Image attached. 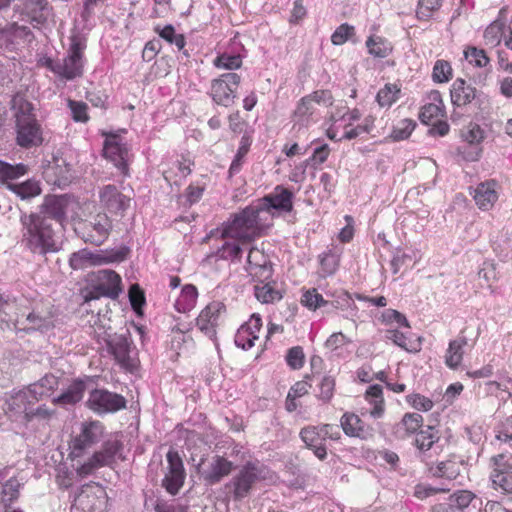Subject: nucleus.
Listing matches in <instances>:
<instances>
[{
    "mask_svg": "<svg viewBox=\"0 0 512 512\" xmlns=\"http://www.w3.org/2000/svg\"><path fill=\"white\" fill-rule=\"evenodd\" d=\"M22 244L33 253L46 255L58 250L55 231L47 216L21 211Z\"/></svg>",
    "mask_w": 512,
    "mask_h": 512,
    "instance_id": "1",
    "label": "nucleus"
},
{
    "mask_svg": "<svg viewBox=\"0 0 512 512\" xmlns=\"http://www.w3.org/2000/svg\"><path fill=\"white\" fill-rule=\"evenodd\" d=\"M12 103V108L15 110L16 144L24 149L42 145L43 131L33 112V104L20 96H15Z\"/></svg>",
    "mask_w": 512,
    "mask_h": 512,
    "instance_id": "2",
    "label": "nucleus"
},
{
    "mask_svg": "<svg viewBox=\"0 0 512 512\" xmlns=\"http://www.w3.org/2000/svg\"><path fill=\"white\" fill-rule=\"evenodd\" d=\"M261 211L257 205L247 206L226 222V238L233 237L244 242L252 241L258 235L259 215Z\"/></svg>",
    "mask_w": 512,
    "mask_h": 512,
    "instance_id": "3",
    "label": "nucleus"
},
{
    "mask_svg": "<svg viewBox=\"0 0 512 512\" xmlns=\"http://www.w3.org/2000/svg\"><path fill=\"white\" fill-rule=\"evenodd\" d=\"M299 437L306 447L321 461L327 458V439L338 441L341 438L340 429L334 424L309 425L300 430Z\"/></svg>",
    "mask_w": 512,
    "mask_h": 512,
    "instance_id": "4",
    "label": "nucleus"
},
{
    "mask_svg": "<svg viewBox=\"0 0 512 512\" xmlns=\"http://www.w3.org/2000/svg\"><path fill=\"white\" fill-rule=\"evenodd\" d=\"M86 49V40L79 35L70 37V46L67 55L59 60V77L65 80H74L81 77L84 72V50Z\"/></svg>",
    "mask_w": 512,
    "mask_h": 512,
    "instance_id": "5",
    "label": "nucleus"
},
{
    "mask_svg": "<svg viewBox=\"0 0 512 512\" xmlns=\"http://www.w3.org/2000/svg\"><path fill=\"white\" fill-rule=\"evenodd\" d=\"M105 427L98 420L84 421L81 423L80 432L69 443L71 458L84 455L85 451L96 445L103 438Z\"/></svg>",
    "mask_w": 512,
    "mask_h": 512,
    "instance_id": "6",
    "label": "nucleus"
},
{
    "mask_svg": "<svg viewBox=\"0 0 512 512\" xmlns=\"http://www.w3.org/2000/svg\"><path fill=\"white\" fill-rule=\"evenodd\" d=\"M122 449L123 443L120 440L105 441L100 451L94 452L85 463L77 467V474L80 477H86L98 468L111 466L115 462L116 455Z\"/></svg>",
    "mask_w": 512,
    "mask_h": 512,
    "instance_id": "7",
    "label": "nucleus"
},
{
    "mask_svg": "<svg viewBox=\"0 0 512 512\" xmlns=\"http://www.w3.org/2000/svg\"><path fill=\"white\" fill-rule=\"evenodd\" d=\"M489 481L494 490H500L501 493L512 495V464L508 457L503 454H497L489 460Z\"/></svg>",
    "mask_w": 512,
    "mask_h": 512,
    "instance_id": "8",
    "label": "nucleus"
},
{
    "mask_svg": "<svg viewBox=\"0 0 512 512\" xmlns=\"http://www.w3.org/2000/svg\"><path fill=\"white\" fill-rule=\"evenodd\" d=\"M124 396L106 389H93L86 402L87 407L99 415L115 413L126 408Z\"/></svg>",
    "mask_w": 512,
    "mask_h": 512,
    "instance_id": "9",
    "label": "nucleus"
},
{
    "mask_svg": "<svg viewBox=\"0 0 512 512\" xmlns=\"http://www.w3.org/2000/svg\"><path fill=\"white\" fill-rule=\"evenodd\" d=\"M440 432L435 425H427L415 436L413 445L416 448V457L426 465L441 452Z\"/></svg>",
    "mask_w": 512,
    "mask_h": 512,
    "instance_id": "10",
    "label": "nucleus"
},
{
    "mask_svg": "<svg viewBox=\"0 0 512 512\" xmlns=\"http://www.w3.org/2000/svg\"><path fill=\"white\" fill-rule=\"evenodd\" d=\"M104 341L109 354L121 367L125 369L133 367L130 353L134 346L128 329L124 333H106Z\"/></svg>",
    "mask_w": 512,
    "mask_h": 512,
    "instance_id": "11",
    "label": "nucleus"
},
{
    "mask_svg": "<svg viewBox=\"0 0 512 512\" xmlns=\"http://www.w3.org/2000/svg\"><path fill=\"white\" fill-rule=\"evenodd\" d=\"M167 472L161 481V486L172 496L179 493L186 479V472L178 451L170 449L166 454Z\"/></svg>",
    "mask_w": 512,
    "mask_h": 512,
    "instance_id": "12",
    "label": "nucleus"
},
{
    "mask_svg": "<svg viewBox=\"0 0 512 512\" xmlns=\"http://www.w3.org/2000/svg\"><path fill=\"white\" fill-rule=\"evenodd\" d=\"M451 102L455 107L462 108L469 104H475L478 108L487 101V95L477 90L472 84L462 78H457L450 88Z\"/></svg>",
    "mask_w": 512,
    "mask_h": 512,
    "instance_id": "13",
    "label": "nucleus"
},
{
    "mask_svg": "<svg viewBox=\"0 0 512 512\" xmlns=\"http://www.w3.org/2000/svg\"><path fill=\"white\" fill-rule=\"evenodd\" d=\"M112 228V220L107 214L98 213L84 223L82 238L86 243L100 246L108 239Z\"/></svg>",
    "mask_w": 512,
    "mask_h": 512,
    "instance_id": "14",
    "label": "nucleus"
},
{
    "mask_svg": "<svg viewBox=\"0 0 512 512\" xmlns=\"http://www.w3.org/2000/svg\"><path fill=\"white\" fill-rule=\"evenodd\" d=\"M106 136L103 145V156L114 163L123 175H128V147L122 142L121 137L113 132H103Z\"/></svg>",
    "mask_w": 512,
    "mask_h": 512,
    "instance_id": "15",
    "label": "nucleus"
},
{
    "mask_svg": "<svg viewBox=\"0 0 512 512\" xmlns=\"http://www.w3.org/2000/svg\"><path fill=\"white\" fill-rule=\"evenodd\" d=\"M52 12L53 7L47 0H24L20 8L22 19L34 28L45 25Z\"/></svg>",
    "mask_w": 512,
    "mask_h": 512,
    "instance_id": "16",
    "label": "nucleus"
},
{
    "mask_svg": "<svg viewBox=\"0 0 512 512\" xmlns=\"http://www.w3.org/2000/svg\"><path fill=\"white\" fill-rule=\"evenodd\" d=\"M294 194L282 185H277L273 193L265 195L257 205L261 212L276 210L289 213L293 210Z\"/></svg>",
    "mask_w": 512,
    "mask_h": 512,
    "instance_id": "17",
    "label": "nucleus"
},
{
    "mask_svg": "<svg viewBox=\"0 0 512 512\" xmlns=\"http://www.w3.org/2000/svg\"><path fill=\"white\" fill-rule=\"evenodd\" d=\"M68 200V195L48 194L44 197V201L39 206L38 212L35 213L47 216L51 219L52 224L53 221H55L59 225H62L67 218L66 209Z\"/></svg>",
    "mask_w": 512,
    "mask_h": 512,
    "instance_id": "18",
    "label": "nucleus"
},
{
    "mask_svg": "<svg viewBox=\"0 0 512 512\" xmlns=\"http://www.w3.org/2000/svg\"><path fill=\"white\" fill-rule=\"evenodd\" d=\"M29 36H32V32L27 26L17 23L0 26V50L12 52Z\"/></svg>",
    "mask_w": 512,
    "mask_h": 512,
    "instance_id": "19",
    "label": "nucleus"
},
{
    "mask_svg": "<svg viewBox=\"0 0 512 512\" xmlns=\"http://www.w3.org/2000/svg\"><path fill=\"white\" fill-rule=\"evenodd\" d=\"M221 307V302H212L201 311L196 319L198 328L215 342L218 352H220V349L216 341V327L221 316Z\"/></svg>",
    "mask_w": 512,
    "mask_h": 512,
    "instance_id": "20",
    "label": "nucleus"
},
{
    "mask_svg": "<svg viewBox=\"0 0 512 512\" xmlns=\"http://www.w3.org/2000/svg\"><path fill=\"white\" fill-rule=\"evenodd\" d=\"M100 201L112 214H122L130 206V198L121 193L115 185H105L100 191Z\"/></svg>",
    "mask_w": 512,
    "mask_h": 512,
    "instance_id": "21",
    "label": "nucleus"
},
{
    "mask_svg": "<svg viewBox=\"0 0 512 512\" xmlns=\"http://www.w3.org/2000/svg\"><path fill=\"white\" fill-rule=\"evenodd\" d=\"M98 280L94 291L100 296L116 300L123 291L121 277L113 270L99 271Z\"/></svg>",
    "mask_w": 512,
    "mask_h": 512,
    "instance_id": "22",
    "label": "nucleus"
},
{
    "mask_svg": "<svg viewBox=\"0 0 512 512\" xmlns=\"http://www.w3.org/2000/svg\"><path fill=\"white\" fill-rule=\"evenodd\" d=\"M20 330L26 333L41 332L45 333L54 328L53 315L50 312L42 313L31 311L24 318L17 320Z\"/></svg>",
    "mask_w": 512,
    "mask_h": 512,
    "instance_id": "23",
    "label": "nucleus"
},
{
    "mask_svg": "<svg viewBox=\"0 0 512 512\" xmlns=\"http://www.w3.org/2000/svg\"><path fill=\"white\" fill-rule=\"evenodd\" d=\"M340 423L343 432L349 437L368 440L374 435V429L354 413H344Z\"/></svg>",
    "mask_w": 512,
    "mask_h": 512,
    "instance_id": "24",
    "label": "nucleus"
},
{
    "mask_svg": "<svg viewBox=\"0 0 512 512\" xmlns=\"http://www.w3.org/2000/svg\"><path fill=\"white\" fill-rule=\"evenodd\" d=\"M258 479L257 468L248 462L235 477L233 493L236 499H242L247 496L252 484Z\"/></svg>",
    "mask_w": 512,
    "mask_h": 512,
    "instance_id": "25",
    "label": "nucleus"
},
{
    "mask_svg": "<svg viewBox=\"0 0 512 512\" xmlns=\"http://www.w3.org/2000/svg\"><path fill=\"white\" fill-rule=\"evenodd\" d=\"M423 416L419 413H405L399 423L394 426V434L404 440L423 429Z\"/></svg>",
    "mask_w": 512,
    "mask_h": 512,
    "instance_id": "26",
    "label": "nucleus"
},
{
    "mask_svg": "<svg viewBox=\"0 0 512 512\" xmlns=\"http://www.w3.org/2000/svg\"><path fill=\"white\" fill-rule=\"evenodd\" d=\"M466 347L472 348L473 344H469L464 332L461 331L456 339L449 342L446 350L445 363L449 368L457 369L460 366Z\"/></svg>",
    "mask_w": 512,
    "mask_h": 512,
    "instance_id": "27",
    "label": "nucleus"
},
{
    "mask_svg": "<svg viewBox=\"0 0 512 512\" xmlns=\"http://www.w3.org/2000/svg\"><path fill=\"white\" fill-rule=\"evenodd\" d=\"M205 463L203 459L198 464V471L205 481L206 485H214L219 483L224 477V457L214 456L212 462L204 467Z\"/></svg>",
    "mask_w": 512,
    "mask_h": 512,
    "instance_id": "28",
    "label": "nucleus"
},
{
    "mask_svg": "<svg viewBox=\"0 0 512 512\" xmlns=\"http://www.w3.org/2000/svg\"><path fill=\"white\" fill-rule=\"evenodd\" d=\"M59 385V379L53 374H45L40 380L30 384L27 388L36 402L52 395Z\"/></svg>",
    "mask_w": 512,
    "mask_h": 512,
    "instance_id": "29",
    "label": "nucleus"
},
{
    "mask_svg": "<svg viewBox=\"0 0 512 512\" xmlns=\"http://www.w3.org/2000/svg\"><path fill=\"white\" fill-rule=\"evenodd\" d=\"M23 484V481L17 477H10L5 483L1 484L0 512H8L10 510L11 504L18 499L19 490Z\"/></svg>",
    "mask_w": 512,
    "mask_h": 512,
    "instance_id": "30",
    "label": "nucleus"
},
{
    "mask_svg": "<svg viewBox=\"0 0 512 512\" xmlns=\"http://www.w3.org/2000/svg\"><path fill=\"white\" fill-rule=\"evenodd\" d=\"M495 185L494 181H487L477 186L474 199L480 209L488 210L497 201L498 195Z\"/></svg>",
    "mask_w": 512,
    "mask_h": 512,
    "instance_id": "31",
    "label": "nucleus"
},
{
    "mask_svg": "<svg viewBox=\"0 0 512 512\" xmlns=\"http://www.w3.org/2000/svg\"><path fill=\"white\" fill-rule=\"evenodd\" d=\"M430 103L425 104L419 113V119L423 124H429V122L443 115L444 104L439 91H432L430 94Z\"/></svg>",
    "mask_w": 512,
    "mask_h": 512,
    "instance_id": "32",
    "label": "nucleus"
},
{
    "mask_svg": "<svg viewBox=\"0 0 512 512\" xmlns=\"http://www.w3.org/2000/svg\"><path fill=\"white\" fill-rule=\"evenodd\" d=\"M85 389V382L81 379H76L71 383L66 391L54 398L53 402L59 405H74L82 400Z\"/></svg>",
    "mask_w": 512,
    "mask_h": 512,
    "instance_id": "33",
    "label": "nucleus"
},
{
    "mask_svg": "<svg viewBox=\"0 0 512 512\" xmlns=\"http://www.w3.org/2000/svg\"><path fill=\"white\" fill-rule=\"evenodd\" d=\"M154 32L159 35L161 39L171 45H175L179 51L183 50L185 56H189L188 52L184 50L186 45V38L183 34L176 32L175 27L172 24H166L161 26L157 24L153 28Z\"/></svg>",
    "mask_w": 512,
    "mask_h": 512,
    "instance_id": "34",
    "label": "nucleus"
},
{
    "mask_svg": "<svg viewBox=\"0 0 512 512\" xmlns=\"http://www.w3.org/2000/svg\"><path fill=\"white\" fill-rule=\"evenodd\" d=\"M365 399L372 406L370 410L371 417L374 419L381 418L385 411L382 386L379 384L369 386L365 393Z\"/></svg>",
    "mask_w": 512,
    "mask_h": 512,
    "instance_id": "35",
    "label": "nucleus"
},
{
    "mask_svg": "<svg viewBox=\"0 0 512 512\" xmlns=\"http://www.w3.org/2000/svg\"><path fill=\"white\" fill-rule=\"evenodd\" d=\"M198 290L192 284H186L182 287L179 297L175 301V309L180 313L191 311L197 302Z\"/></svg>",
    "mask_w": 512,
    "mask_h": 512,
    "instance_id": "36",
    "label": "nucleus"
},
{
    "mask_svg": "<svg viewBox=\"0 0 512 512\" xmlns=\"http://www.w3.org/2000/svg\"><path fill=\"white\" fill-rule=\"evenodd\" d=\"M385 339L392 341L395 345L410 353H416L421 350L420 339L410 340L403 332L397 329H387L385 331Z\"/></svg>",
    "mask_w": 512,
    "mask_h": 512,
    "instance_id": "37",
    "label": "nucleus"
},
{
    "mask_svg": "<svg viewBox=\"0 0 512 512\" xmlns=\"http://www.w3.org/2000/svg\"><path fill=\"white\" fill-rule=\"evenodd\" d=\"M130 253L131 249L127 245H121L118 248L101 250L99 254H96V263L98 265L121 263L129 257Z\"/></svg>",
    "mask_w": 512,
    "mask_h": 512,
    "instance_id": "38",
    "label": "nucleus"
},
{
    "mask_svg": "<svg viewBox=\"0 0 512 512\" xmlns=\"http://www.w3.org/2000/svg\"><path fill=\"white\" fill-rule=\"evenodd\" d=\"M36 403V400L32 399V394L28 388L23 389L15 393L8 402L9 409L16 413H22L25 418L26 412H29L31 407Z\"/></svg>",
    "mask_w": 512,
    "mask_h": 512,
    "instance_id": "39",
    "label": "nucleus"
},
{
    "mask_svg": "<svg viewBox=\"0 0 512 512\" xmlns=\"http://www.w3.org/2000/svg\"><path fill=\"white\" fill-rule=\"evenodd\" d=\"M7 188L19 196L22 200H28L41 194L40 183L29 179L22 183H8Z\"/></svg>",
    "mask_w": 512,
    "mask_h": 512,
    "instance_id": "40",
    "label": "nucleus"
},
{
    "mask_svg": "<svg viewBox=\"0 0 512 512\" xmlns=\"http://www.w3.org/2000/svg\"><path fill=\"white\" fill-rule=\"evenodd\" d=\"M368 53L375 58H386L392 52V45L381 36L371 35L366 40Z\"/></svg>",
    "mask_w": 512,
    "mask_h": 512,
    "instance_id": "41",
    "label": "nucleus"
},
{
    "mask_svg": "<svg viewBox=\"0 0 512 512\" xmlns=\"http://www.w3.org/2000/svg\"><path fill=\"white\" fill-rule=\"evenodd\" d=\"M427 466V472L432 477L446 478L449 480L455 479L458 472L455 469V463L451 461H442L437 465H433L432 459Z\"/></svg>",
    "mask_w": 512,
    "mask_h": 512,
    "instance_id": "42",
    "label": "nucleus"
},
{
    "mask_svg": "<svg viewBox=\"0 0 512 512\" xmlns=\"http://www.w3.org/2000/svg\"><path fill=\"white\" fill-rule=\"evenodd\" d=\"M212 239L221 241L222 244L217 246L216 251L207 254L205 258V262L212 264L213 260L217 262L218 260L224 259V227L219 226L215 229H212L203 239L204 242H209Z\"/></svg>",
    "mask_w": 512,
    "mask_h": 512,
    "instance_id": "43",
    "label": "nucleus"
},
{
    "mask_svg": "<svg viewBox=\"0 0 512 512\" xmlns=\"http://www.w3.org/2000/svg\"><path fill=\"white\" fill-rule=\"evenodd\" d=\"M315 108L311 99L306 95L302 97L297 103L296 109L294 110V120L300 125H308L311 116L314 114Z\"/></svg>",
    "mask_w": 512,
    "mask_h": 512,
    "instance_id": "44",
    "label": "nucleus"
},
{
    "mask_svg": "<svg viewBox=\"0 0 512 512\" xmlns=\"http://www.w3.org/2000/svg\"><path fill=\"white\" fill-rule=\"evenodd\" d=\"M447 499L461 512H465L473 501L479 500L482 505V500L475 493L466 489L454 491Z\"/></svg>",
    "mask_w": 512,
    "mask_h": 512,
    "instance_id": "45",
    "label": "nucleus"
},
{
    "mask_svg": "<svg viewBox=\"0 0 512 512\" xmlns=\"http://www.w3.org/2000/svg\"><path fill=\"white\" fill-rule=\"evenodd\" d=\"M129 302L132 310L138 317L144 315L143 308L146 305V297L144 290L138 283L132 284L128 290Z\"/></svg>",
    "mask_w": 512,
    "mask_h": 512,
    "instance_id": "46",
    "label": "nucleus"
},
{
    "mask_svg": "<svg viewBox=\"0 0 512 512\" xmlns=\"http://www.w3.org/2000/svg\"><path fill=\"white\" fill-rule=\"evenodd\" d=\"M255 297L264 304L280 301L283 297L280 290L276 289L271 283L262 286L256 285L254 288Z\"/></svg>",
    "mask_w": 512,
    "mask_h": 512,
    "instance_id": "47",
    "label": "nucleus"
},
{
    "mask_svg": "<svg viewBox=\"0 0 512 512\" xmlns=\"http://www.w3.org/2000/svg\"><path fill=\"white\" fill-rule=\"evenodd\" d=\"M49 170H52L55 175L54 184L61 186L70 181L71 165L63 159L54 158L53 164L49 166Z\"/></svg>",
    "mask_w": 512,
    "mask_h": 512,
    "instance_id": "48",
    "label": "nucleus"
},
{
    "mask_svg": "<svg viewBox=\"0 0 512 512\" xmlns=\"http://www.w3.org/2000/svg\"><path fill=\"white\" fill-rule=\"evenodd\" d=\"M28 171L27 165L18 163L12 165L8 162L0 160V181L6 182L8 180L17 179L25 175Z\"/></svg>",
    "mask_w": 512,
    "mask_h": 512,
    "instance_id": "49",
    "label": "nucleus"
},
{
    "mask_svg": "<svg viewBox=\"0 0 512 512\" xmlns=\"http://www.w3.org/2000/svg\"><path fill=\"white\" fill-rule=\"evenodd\" d=\"M319 261L324 275L331 276L339 267L340 254L330 249L319 256Z\"/></svg>",
    "mask_w": 512,
    "mask_h": 512,
    "instance_id": "50",
    "label": "nucleus"
},
{
    "mask_svg": "<svg viewBox=\"0 0 512 512\" xmlns=\"http://www.w3.org/2000/svg\"><path fill=\"white\" fill-rule=\"evenodd\" d=\"M416 125V122L412 119H401L393 126V129L390 133V138L393 141L406 140L414 131Z\"/></svg>",
    "mask_w": 512,
    "mask_h": 512,
    "instance_id": "51",
    "label": "nucleus"
},
{
    "mask_svg": "<svg viewBox=\"0 0 512 512\" xmlns=\"http://www.w3.org/2000/svg\"><path fill=\"white\" fill-rule=\"evenodd\" d=\"M400 94V88L396 84H386L377 93L376 100L381 107H390L395 103Z\"/></svg>",
    "mask_w": 512,
    "mask_h": 512,
    "instance_id": "52",
    "label": "nucleus"
},
{
    "mask_svg": "<svg viewBox=\"0 0 512 512\" xmlns=\"http://www.w3.org/2000/svg\"><path fill=\"white\" fill-rule=\"evenodd\" d=\"M87 263H96V254L89 252L87 249H81L71 254L69 265L74 270L83 269Z\"/></svg>",
    "mask_w": 512,
    "mask_h": 512,
    "instance_id": "53",
    "label": "nucleus"
},
{
    "mask_svg": "<svg viewBox=\"0 0 512 512\" xmlns=\"http://www.w3.org/2000/svg\"><path fill=\"white\" fill-rule=\"evenodd\" d=\"M442 6V0H418L417 17L420 20H429L433 13Z\"/></svg>",
    "mask_w": 512,
    "mask_h": 512,
    "instance_id": "54",
    "label": "nucleus"
},
{
    "mask_svg": "<svg viewBox=\"0 0 512 512\" xmlns=\"http://www.w3.org/2000/svg\"><path fill=\"white\" fill-rule=\"evenodd\" d=\"M301 303L308 309L315 311L322 306H326L329 302L316 289H310L302 295Z\"/></svg>",
    "mask_w": 512,
    "mask_h": 512,
    "instance_id": "55",
    "label": "nucleus"
},
{
    "mask_svg": "<svg viewBox=\"0 0 512 512\" xmlns=\"http://www.w3.org/2000/svg\"><path fill=\"white\" fill-rule=\"evenodd\" d=\"M504 24L499 21L491 23L484 31L486 45L496 46L500 43Z\"/></svg>",
    "mask_w": 512,
    "mask_h": 512,
    "instance_id": "56",
    "label": "nucleus"
},
{
    "mask_svg": "<svg viewBox=\"0 0 512 512\" xmlns=\"http://www.w3.org/2000/svg\"><path fill=\"white\" fill-rule=\"evenodd\" d=\"M464 56L470 64L480 68L485 67L490 61L485 50L476 47H468L464 51Z\"/></svg>",
    "mask_w": 512,
    "mask_h": 512,
    "instance_id": "57",
    "label": "nucleus"
},
{
    "mask_svg": "<svg viewBox=\"0 0 512 512\" xmlns=\"http://www.w3.org/2000/svg\"><path fill=\"white\" fill-rule=\"evenodd\" d=\"M451 76L452 68L449 62L444 60H437L433 67V80L437 83H445L450 80Z\"/></svg>",
    "mask_w": 512,
    "mask_h": 512,
    "instance_id": "58",
    "label": "nucleus"
},
{
    "mask_svg": "<svg viewBox=\"0 0 512 512\" xmlns=\"http://www.w3.org/2000/svg\"><path fill=\"white\" fill-rule=\"evenodd\" d=\"M257 339L258 336H254L252 332L247 330V328L240 326L235 334L234 342L237 347L243 350H248L254 346V342Z\"/></svg>",
    "mask_w": 512,
    "mask_h": 512,
    "instance_id": "59",
    "label": "nucleus"
},
{
    "mask_svg": "<svg viewBox=\"0 0 512 512\" xmlns=\"http://www.w3.org/2000/svg\"><path fill=\"white\" fill-rule=\"evenodd\" d=\"M355 33V28L352 25H349L348 23H343L340 26L336 28V30L331 35V42L334 45H342L347 40L350 39L351 36H353Z\"/></svg>",
    "mask_w": 512,
    "mask_h": 512,
    "instance_id": "60",
    "label": "nucleus"
},
{
    "mask_svg": "<svg viewBox=\"0 0 512 512\" xmlns=\"http://www.w3.org/2000/svg\"><path fill=\"white\" fill-rule=\"evenodd\" d=\"M406 402L419 411H429L433 408V401L421 394L413 393L406 396Z\"/></svg>",
    "mask_w": 512,
    "mask_h": 512,
    "instance_id": "61",
    "label": "nucleus"
},
{
    "mask_svg": "<svg viewBox=\"0 0 512 512\" xmlns=\"http://www.w3.org/2000/svg\"><path fill=\"white\" fill-rule=\"evenodd\" d=\"M305 355L302 347L295 346L288 349L286 354L287 365L293 370L301 369L304 365Z\"/></svg>",
    "mask_w": 512,
    "mask_h": 512,
    "instance_id": "62",
    "label": "nucleus"
},
{
    "mask_svg": "<svg viewBox=\"0 0 512 512\" xmlns=\"http://www.w3.org/2000/svg\"><path fill=\"white\" fill-rule=\"evenodd\" d=\"M245 56L243 44H237L234 53L226 51V70L238 69L242 65V58Z\"/></svg>",
    "mask_w": 512,
    "mask_h": 512,
    "instance_id": "63",
    "label": "nucleus"
},
{
    "mask_svg": "<svg viewBox=\"0 0 512 512\" xmlns=\"http://www.w3.org/2000/svg\"><path fill=\"white\" fill-rule=\"evenodd\" d=\"M150 501L155 512H188L187 507L169 503L161 497H157L155 500L150 499Z\"/></svg>",
    "mask_w": 512,
    "mask_h": 512,
    "instance_id": "64",
    "label": "nucleus"
}]
</instances>
